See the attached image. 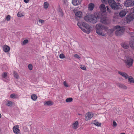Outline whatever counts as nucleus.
I'll use <instances>...</instances> for the list:
<instances>
[{"mask_svg": "<svg viewBox=\"0 0 134 134\" xmlns=\"http://www.w3.org/2000/svg\"><path fill=\"white\" fill-rule=\"evenodd\" d=\"M81 68L83 70H85L86 69V67L83 65H81L80 66Z\"/></svg>", "mask_w": 134, "mask_h": 134, "instance_id": "obj_40", "label": "nucleus"}, {"mask_svg": "<svg viewBox=\"0 0 134 134\" xmlns=\"http://www.w3.org/2000/svg\"><path fill=\"white\" fill-rule=\"evenodd\" d=\"M44 104L45 105L51 106L53 104V102L51 100H49L47 101H45L44 102Z\"/></svg>", "mask_w": 134, "mask_h": 134, "instance_id": "obj_17", "label": "nucleus"}, {"mask_svg": "<svg viewBox=\"0 0 134 134\" xmlns=\"http://www.w3.org/2000/svg\"><path fill=\"white\" fill-rule=\"evenodd\" d=\"M82 0H72V3L75 6L77 5L80 4Z\"/></svg>", "mask_w": 134, "mask_h": 134, "instance_id": "obj_13", "label": "nucleus"}, {"mask_svg": "<svg viewBox=\"0 0 134 134\" xmlns=\"http://www.w3.org/2000/svg\"><path fill=\"white\" fill-rule=\"evenodd\" d=\"M10 49L9 47L7 45H4L3 47V50L5 52H8L9 51Z\"/></svg>", "mask_w": 134, "mask_h": 134, "instance_id": "obj_16", "label": "nucleus"}, {"mask_svg": "<svg viewBox=\"0 0 134 134\" xmlns=\"http://www.w3.org/2000/svg\"><path fill=\"white\" fill-rule=\"evenodd\" d=\"M134 19V13L130 12L124 18V21L127 24H129Z\"/></svg>", "mask_w": 134, "mask_h": 134, "instance_id": "obj_3", "label": "nucleus"}, {"mask_svg": "<svg viewBox=\"0 0 134 134\" xmlns=\"http://www.w3.org/2000/svg\"><path fill=\"white\" fill-rule=\"evenodd\" d=\"M7 105L9 106H12L13 105V103L11 101H8V102L7 103Z\"/></svg>", "mask_w": 134, "mask_h": 134, "instance_id": "obj_31", "label": "nucleus"}, {"mask_svg": "<svg viewBox=\"0 0 134 134\" xmlns=\"http://www.w3.org/2000/svg\"><path fill=\"white\" fill-rule=\"evenodd\" d=\"M102 14L100 12H97L96 14L94 13L93 15L91 14L88 13L85 16L84 20L87 22L94 24L97 22L98 19L102 18Z\"/></svg>", "mask_w": 134, "mask_h": 134, "instance_id": "obj_1", "label": "nucleus"}, {"mask_svg": "<svg viewBox=\"0 0 134 134\" xmlns=\"http://www.w3.org/2000/svg\"><path fill=\"white\" fill-rule=\"evenodd\" d=\"M122 46L123 48L126 49H128L129 47V44L126 43L123 44Z\"/></svg>", "mask_w": 134, "mask_h": 134, "instance_id": "obj_26", "label": "nucleus"}, {"mask_svg": "<svg viewBox=\"0 0 134 134\" xmlns=\"http://www.w3.org/2000/svg\"><path fill=\"white\" fill-rule=\"evenodd\" d=\"M30 0H24V2L26 3H29V2Z\"/></svg>", "mask_w": 134, "mask_h": 134, "instance_id": "obj_46", "label": "nucleus"}, {"mask_svg": "<svg viewBox=\"0 0 134 134\" xmlns=\"http://www.w3.org/2000/svg\"><path fill=\"white\" fill-rule=\"evenodd\" d=\"M93 116V114L90 112H88L85 115V120L86 121L90 120Z\"/></svg>", "mask_w": 134, "mask_h": 134, "instance_id": "obj_11", "label": "nucleus"}, {"mask_svg": "<svg viewBox=\"0 0 134 134\" xmlns=\"http://www.w3.org/2000/svg\"><path fill=\"white\" fill-rule=\"evenodd\" d=\"M74 57L76 58H77V59H79L80 58V57L79 55H78L77 54H75L74 55Z\"/></svg>", "mask_w": 134, "mask_h": 134, "instance_id": "obj_42", "label": "nucleus"}, {"mask_svg": "<svg viewBox=\"0 0 134 134\" xmlns=\"http://www.w3.org/2000/svg\"><path fill=\"white\" fill-rule=\"evenodd\" d=\"M17 15L18 17H20L23 16V15L21 13H18Z\"/></svg>", "mask_w": 134, "mask_h": 134, "instance_id": "obj_41", "label": "nucleus"}, {"mask_svg": "<svg viewBox=\"0 0 134 134\" xmlns=\"http://www.w3.org/2000/svg\"><path fill=\"white\" fill-rule=\"evenodd\" d=\"M116 84L117 86L121 88L124 89H126L127 88V87L126 86L123 84L119 83H116Z\"/></svg>", "mask_w": 134, "mask_h": 134, "instance_id": "obj_19", "label": "nucleus"}, {"mask_svg": "<svg viewBox=\"0 0 134 134\" xmlns=\"http://www.w3.org/2000/svg\"><path fill=\"white\" fill-rule=\"evenodd\" d=\"M81 30L84 32L88 34L90 32V29L91 26L87 23L83 22Z\"/></svg>", "mask_w": 134, "mask_h": 134, "instance_id": "obj_5", "label": "nucleus"}, {"mask_svg": "<svg viewBox=\"0 0 134 134\" xmlns=\"http://www.w3.org/2000/svg\"><path fill=\"white\" fill-rule=\"evenodd\" d=\"M28 68L30 70H31L32 69V64H29L28 65Z\"/></svg>", "mask_w": 134, "mask_h": 134, "instance_id": "obj_37", "label": "nucleus"}, {"mask_svg": "<svg viewBox=\"0 0 134 134\" xmlns=\"http://www.w3.org/2000/svg\"><path fill=\"white\" fill-rule=\"evenodd\" d=\"M126 65L128 68L131 66L133 64V60L129 56H126L124 60Z\"/></svg>", "mask_w": 134, "mask_h": 134, "instance_id": "obj_6", "label": "nucleus"}, {"mask_svg": "<svg viewBox=\"0 0 134 134\" xmlns=\"http://www.w3.org/2000/svg\"><path fill=\"white\" fill-rule=\"evenodd\" d=\"M14 77L16 79H17L19 78V76L16 72H14Z\"/></svg>", "mask_w": 134, "mask_h": 134, "instance_id": "obj_32", "label": "nucleus"}, {"mask_svg": "<svg viewBox=\"0 0 134 134\" xmlns=\"http://www.w3.org/2000/svg\"><path fill=\"white\" fill-rule=\"evenodd\" d=\"M44 20H42L41 19L39 20V23H44Z\"/></svg>", "mask_w": 134, "mask_h": 134, "instance_id": "obj_45", "label": "nucleus"}, {"mask_svg": "<svg viewBox=\"0 0 134 134\" xmlns=\"http://www.w3.org/2000/svg\"><path fill=\"white\" fill-rule=\"evenodd\" d=\"M129 44L132 49H134V36H131L130 38Z\"/></svg>", "mask_w": 134, "mask_h": 134, "instance_id": "obj_9", "label": "nucleus"}, {"mask_svg": "<svg viewBox=\"0 0 134 134\" xmlns=\"http://www.w3.org/2000/svg\"><path fill=\"white\" fill-rule=\"evenodd\" d=\"M118 73L122 76L124 77L126 79H127L128 78V75L126 73L124 72H123L119 71Z\"/></svg>", "mask_w": 134, "mask_h": 134, "instance_id": "obj_15", "label": "nucleus"}, {"mask_svg": "<svg viewBox=\"0 0 134 134\" xmlns=\"http://www.w3.org/2000/svg\"><path fill=\"white\" fill-rule=\"evenodd\" d=\"M120 111H119V112L118 111V113H117V112H116V113L117 114H119V113H120Z\"/></svg>", "mask_w": 134, "mask_h": 134, "instance_id": "obj_49", "label": "nucleus"}, {"mask_svg": "<svg viewBox=\"0 0 134 134\" xmlns=\"http://www.w3.org/2000/svg\"><path fill=\"white\" fill-rule=\"evenodd\" d=\"M93 124L96 126H99L101 125V123H99L98 122H97L96 120L94 121Z\"/></svg>", "mask_w": 134, "mask_h": 134, "instance_id": "obj_27", "label": "nucleus"}, {"mask_svg": "<svg viewBox=\"0 0 134 134\" xmlns=\"http://www.w3.org/2000/svg\"><path fill=\"white\" fill-rule=\"evenodd\" d=\"M78 122L76 121L75 122L73 123L72 125V128L74 129H76L78 127Z\"/></svg>", "mask_w": 134, "mask_h": 134, "instance_id": "obj_20", "label": "nucleus"}, {"mask_svg": "<svg viewBox=\"0 0 134 134\" xmlns=\"http://www.w3.org/2000/svg\"><path fill=\"white\" fill-rule=\"evenodd\" d=\"M101 1L103 2H105L106 0H101Z\"/></svg>", "mask_w": 134, "mask_h": 134, "instance_id": "obj_50", "label": "nucleus"}, {"mask_svg": "<svg viewBox=\"0 0 134 134\" xmlns=\"http://www.w3.org/2000/svg\"><path fill=\"white\" fill-rule=\"evenodd\" d=\"M99 8L100 11L102 12H105L106 10V9L104 4H101L99 7Z\"/></svg>", "mask_w": 134, "mask_h": 134, "instance_id": "obj_14", "label": "nucleus"}, {"mask_svg": "<svg viewBox=\"0 0 134 134\" xmlns=\"http://www.w3.org/2000/svg\"><path fill=\"white\" fill-rule=\"evenodd\" d=\"M121 134H125V133H121Z\"/></svg>", "mask_w": 134, "mask_h": 134, "instance_id": "obj_54", "label": "nucleus"}, {"mask_svg": "<svg viewBox=\"0 0 134 134\" xmlns=\"http://www.w3.org/2000/svg\"><path fill=\"white\" fill-rule=\"evenodd\" d=\"M114 29L116 30L115 31V34L118 36H120L124 33V30L122 27H121L119 25L116 26L114 27Z\"/></svg>", "mask_w": 134, "mask_h": 134, "instance_id": "obj_4", "label": "nucleus"}, {"mask_svg": "<svg viewBox=\"0 0 134 134\" xmlns=\"http://www.w3.org/2000/svg\"><path fill=\"white\" fill-rule=\"evenodd\" d=\"M10 16L9 15H8L6 17V19L7 21H9L10 19Z\"/></svg>", "mask_w": 134, "mask_h": 134, "instance_id": "obj_39", "label": "nucleus"}, {"mask_svg": "<svg viewBox=\"0 0 134 134\" xmlns=\"http://www.w3.org/2000/svg\"><path fill=\"white\" fill-rule=\"evenodd\" d=\"M104 29V26L101 24H97L96 27V32L99 35L104 36L103 31Z\"/></svg>", "mask_w": 134, "mask_h": 134, "instance_id": "obj_7", "label": "nucleus"}, {"mask_svg": "<svg viewBox=\"0 0 134 134\" xmlns=\"http://www.w3.org/2000/svg\"><path fill=\"white\" fill-rule=\"evenodd\" d=\"M79 115H81V114H79Z\"/></svg>", "mask_w": 134, "mask_h": 134, "instance_id": "obj_56", "label": "nucleus"}, {"mask_svg": "<svg viewBox=\"0 0 134 134\" xmlns=\"http://www.w3.org/2000/svg\"><path fill=\"white\" fill-rule=\"evenodd\" d=\"M102 15V18H100L101 19V22L104 24H108L107 20L105 19L102 18L103 17V16Z\"/></svg>", "mask_w": 134, "mask_h": 134, "instance_id": "obj_22", "label": "nucleus"}, {"mask_svg": "<svg viewBox=\"0 0 134 134\" xmlns=\"http://www.w3.org/2000/svg\"><path fill=\"white\" fill-rule=\"evenodd\" d=\"M2 77L3 78H5L7 76V73L6 72H4L2 74Z\"/></svg>", "mask_w": 134, "mask_h": 134, "instance_id": "obj_35", "label": "nucleus"}, {"mask_svg": "<svg viewBox=\"0 0 134 134\" xmlns=\"http://www.w3.org/2000/svg\"><path fill=\"white\" fill-rule=\"evenodd\" d=\"M117 124L116 122L115 121H113V126L116 127Z\"/></svg>", "mask_w": 134, "mask_h": 134, "instance_id": "obj_44", "label": "nucleus"}, {"mask_svg": "<svg viewBox=\"0 0 134 134\" xmlns=\"http://www.w3.org/2000/svg\"><path fill=\"white\" fill-rule=\"evenodd\" d=\"M82 23H81L78 22L77 24V26L81 29V28L82 27Z\"/></svg>", "mask_w": 134, "mask_h": 134, "instance_id": "obj_33", "label": "nucleus"}, {"mask_svg": "<svg viewBox=\"0 0 134 134\" xmlns=\"http://www.w3.org/2000/svg\"><path fill=\"white\" fill-rule=\"evenodd\" d=\"M63 84L64 86L66 87H68L69 86L66 82L65 81L64 82Z\"/></svg>", "mask_w": 134, "mask_h": 134, "instance_id": "obj_43", "label": "nucleus"}, {"mask_svg": "<svg viewBox=\"0 0 134 134\" xmlns=\"http://www.w3.org/2000/svg\"><path fill=\"white\" fill-rule=\"evenodd\" d=\"M116 110L117 111L118 110H119V109L118 108H117V109H116Z\"/></svg>", "mask_w": 134, "mask_h": 134, "instance_id": "obj_53", "label": "nucleus"}, {"mask_svg": "<svg viewBox=\"0 0 134 134\" xmlns=\"http://www.w3.org/2000/svg\"><path fill=\"white\" fill-rule=\"evenodd\" d=\"M106 8H107V9L108 8H109V7L108 6H106Z\"/></svg>", "mask_w": 134, "mask_h": 134, "instance_id": "obj_51", "label": "nucleus"}, {"mask_svg": "<svg viewBox=\"0 0 134 134\" xmlns=\"http://www.w3.org/2000/svg\"><path fill=\"white\" fill-rule=\"evenodd\" d=\"M128 80L129 82L134 83V79L132 76H129Z\"/></svg>", "mask_w": 134, "mask_h": 134, "instance_id": "obj_23", "label": "nucleus"}, {"mask_svg": "<svg viewBox=\"0 0 134 134\" xmlns=\"http://www.w3.org/2000/svg\"><path fill=\"white\" fill-rule=\"evenodd\" d=\"M128 11L126 10H122L120 11L119 13V15L121 18L124 16L126 14Z\"/></svg>", "mask_w": 134, "mask_h": 134, "instance_id": "obj_10", "label": "nucleus"}, {"mask_svg": "<svg viewBox=\"0 0 134 134\" xmlns=\"http://www.w3.org/2000/svg\"><path fill=\"white\" fill-rule=\"evenodd\" d=\"M107 11L109 13L111 12V10L109 8L107 9Z\"/></svg>", "mask_w": 134, "mask_h": 134, "instance_id": "obj_47", "label": "nucleus"}, {"mask_svg": "<svg viewBox=\"0 0 134 134\" xmlns=\"http://www.w3.org/2000/svg\"><path fill=\"white\" fill-rule=\"evenodd\" d=\"M58 11L60 15L62 17L63 16V13L62 12V9H61L60 8H59L58 9Z\"/></svg>", "mask_w": 134, "mask_h": 134, "instance_id": "obj_24", "label": "nucleus"}, {"mask_svg": "<svg viewBox=\"0 0 134 134\" xmlns=\"http://www.w3.org/2000/svg\"><path fill=\"white\" fill-rule=\"evenodd\" d=\"M59 57L60 58L63 59L65 57V56L62 53L60 54Z\"/></svg>", "mask_w": 134, "mask_h": 134, "instance_id": "obj_34", "label": "nucleus"}, {"mask_svg": "<svg viewBox=\"0 0 134 134\" xmlns=\"http://www.w3.org/2000/svg\"><path fill=\"white\" fill-rule=\"evenodd\" d=\"M75 15L77 17L80 18L82 17V12L81 11H78L76 12H74Z\"/></svg>", "mask_w": 134, "mask_h": 134, "instance_id": "obj_18", "label": "nucleus"}, {"mask_svg": "<svg viewBox=\"0 0 134 134\" xmlns=\"http://www.w3.org/2000/svg\"><path fill=\"white\" fill-rule=\"evenodd\" d=\"M37 96L35 94H33L31 96V98L34 100H36L37 98Z\"/></svg>", "mask_w": 134, "mask_h": 134, "instance_id": "obj_25", "label": "nucleus"}, {"mask_svg": "<svg viewBox=\"0 0 134 134\" xmlns=\"http://www.w3.org/2000/svg\"><path fill=\"white\" fill-rule=\"evenodd\" d=\"M116 29H114V27H113V28L111 29H109L108 30V32L110 33V34H112L113 32Z\"/></svg>", "mask_w": 134, "mask_h": 134, "instance_id": "obj_30", "label": "nucleus"}, {"mask_svg": "<svg viewBox=\"0 0 134 134\" xmlns=\"http://www.w3.org/2000/svg\"><path fill=\"white\" fill-rule=\"evenodd\" d=\"M73 100L72 98H68L66 99V102H71Z\"/></svg>", "mask_w": 134, "mask_h": 134, "instance_id": "obj_28", "label": "nucleus"}, {"mask_svg": "<svg viewBox=\"0 0 134 134\" xmlns=\"http://www.w3.org/2000/svg\"><path fill=\"white\" fill-rule=\"evenodd\" d=\"M10 97L11 98H16L15 94H12L10 95Z\"/></svg>", "mask_w": 134, "mask_h": 134, "instance_id": "obj_38", "label": "nucleus"}, {"mask_svg": "<svg viewBox=\"0 0 134 134\" xmlns=\"http://www.w3.org/2000/svg\"><path fill=\"white\" fill-rule=\"evenodd\" d=\"M28 42V40L27 39L24 40L23 42V45H25Z\"/></svg>", "mask_w": 134, "mask_h": 134, "instance_id": "obj_36", "label": "nucleus"}, {"mask_svg": "<svg viewBox=\"0 0 134 134\" xmlns=\"http://www.w3.org/2000/svg\"><path fill=\"white\" fill-rule=\"evenodd\" d=\"M1 114H0V118H1Z\"/></svg>", "mask_w": 134, "mask_h": 134, "instance_id": "obj_55", "label": "nucleus"}, {"mask_svg": "<svg viewBox=\"0 0 134 134\" xmlns=\"http://www.w3.org/2000/svg\"><path fill=\"white\" fill-rule=\"evenodd\" d=\"M132 12H134V7H133V10Z\"/></svg>", "mask_w": 134, "mask_h": 134, "instance_id": "obj_52", "label": "nucleus"}, {"mask_svg": "<svg viewBox=\"0 0 134 134\" xmlns=\"http://www.w3.org/2000/svg\"><path fill=\"white\" fill-rule=\"evenodd\" d=\"M63 2L64 3V4H65L66 3V2H65V0H63Z\"/></svg>", "mask_w": 134, "mask_h": 134, "instance_id": "obj_48", "label": "nucleus"}, {"mask_svg": "<svg viewBox=\"0 0 134 134\" xmlns=\"http://www.w3.org/2000/svg\"><path fill=\"white\" fill-rule=\"evenodd\" d=\"M49 5V4L47 2H45L44 4V8L46 9H47V8L48 7Z\"/></svg>", "mask_w": 134, "mask_h": 134, "instance_id": "obj_29", "label": "nucleus"}, {"mask_svg": "<svg viewBox=\"0 0 134 134\" xmlns=\"http://www.w3.org/2000/svg\"><path fill=\"white\" fill-rule=\"evenodd\" d=\"M94 4L92 3H90L88 5V9L90 10H92L93 9Z\"/></svg>", "mask_w": 134, "mask_h": 134, "instance_id": "obj_21", "label": "nucleus"}, {"mask_svg": "<svg viewBox=\"0 0 134 134\" xmlns=\"http://www.w3.org/2000/svg\"><path fill=\"white\" fill-rule=\"evenodd\" d=\"M108 3L111 8L113 10L119 9L121 7L119 4L116 3L114 0H108Z\"/></svg>", "mask_w": 134, "mask_h": 134, "instance_id": "obj_2", "label": "nucleus"}, {"mask_svg": "<svg viewBox=\"0 0 134 134\" xmlns=\"http://www.w3.org/2000/svg\"><path fill=\"white\" fill-rule=\"evenodd\" d=\"M125 6L126 7H132L134 5L133 0H126L124 2Z\"/></svg>", "mask_w": 134, "mask_h": 134, "instance_id": "obj_8", "label": "nucleus"}, {"mask_svg": "<svg viewBox=\"0 0 134 134\" xmlns=\"http://www.w3.org/2000/svg\"><path fill=\"white\" fill-rule=\"evenodd\" d=\"M19 128V126L17 125L16 126H14L13 128V130L14 132L16 134L19 133L20 132V130L18 129Z\"/></svg>", "mask_w": 134, "mask_h": 134, "instance_id": "obj_12", "label": "nucleus"}]
</instances>
